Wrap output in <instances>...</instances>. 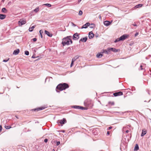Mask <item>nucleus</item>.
<instances>
[{"mask_svg":"<svg viewBox=\"0 0 151 151\" xmlns=\"http://www.w3.org/2000/svg\"><path fill=\"white\" fill-rule=\"evenodd\" d=\"M81 1V0H78V2L80 3Z\"/></svg>","mask_w":151,"mask_h":151,"instance_id":"obj_47","label":"nucleus"},{"mask_svg":"<svg viewBox=\"0 0 151 151\" xmlns=\"http://www.w3.org/2000/svg\"><path fill=\"white\" fill-rule=\"evenodd\" d=\"M73 108L75 109H87L84 107L82 106H73Z\"/></svg>","mask_w":151,"mask_h":151,"instance_id":"obj_6","label":"nucleus"},{"mask_svg":"<svg viewBox=\"0 0 151 151\" xmlns=\"http://www.w3.org/2000/svg\"><path fill=\"white\" fill-rule=\"evenodd\" d=\"M32 58H35V57H34V56H32Z\"/></svg>","mask_w":151,"mask_h":151,"instance_id":"obj_49","label":"nucleus"},{"mask_svg":"<svg viewBox=\"0 0 151 151\" xmlns=\"http://www.w3.org/2000/svg\"><path fill=\"white\" fill-rule=\"evenodd\" d=\"M71 24H72V25H73V26L75 27V26H76V25L75 24H74L73 23V22H72V23H71Z\"/></svg>","mask_w":151,"mask_h":151,"instance_id":"obj_43","label":"nucleus"},{"mask_svg":"<svg viewBox=\"0 0 151 151\" xmlns=\"http://www.w3.org/2000/svg\"><path fill=\"white\" fill-rule=\"evenodd\" d=\"M69 87L68 85L66 83L59 84L56 87V89H58L61 91L65 90Z\"/></svg>","mask_w":151,"mask_h":151,"instance_id":"obj_2","label":"nucleus"},{"mask_svg":"<svg viewBox=\"0 0 151 151\" xmlns=\"http://www.w3.org/2000/svg\"><path fill=\"white\" fill-rule=\"evenodd\" d=\"M79 56H78V55H76L72 59V61L73 60V61L75 62L76 60L77 59H78L79 58Z\"/></svg>","mask_w":151,"mask_h":151,"instance_id":"obj_22","label":"nucleus"},{"mask_svg":"<svg viewBox=\"0 0 151 151\" xmlns=\"http://www.w3.org/2000/svg\"><path fill=\"white\" fill-rule=\"evenodd\" d=\"M44 109V107H41V108H38L37 109V110L38 111H39V110H41L43 109Z\"/></svg>","mask_w":151,"mask_h":151,"instance_id":"obj_35","label":"nucleus"},{"mask_svg":"<svg viewBox=\"0 0 151 151\" xmlns=\"http://www.w3.org/2000/svg\"><path fill=\"white\" fill-rule=\"evenodd\" d=\"M102 52L101 53H98L97 55H96V57L97 58H101L102 56H103V54H102Z\"/></svg>","mask_w":151,"mask_h":151,"instance_id":"obj_19","label":"nucleus"},{"mask_svg":"<svg viewBox=\"0 0 151 151\" xmlns=\"http://www.w3.org/2000/svg\"><path fill=\"white\" fill-rule=\"evenodd\" d=\"M123 95V93L121 91H119L117 92H116L114 93L113 95L115 96H121Z\"/></svg>","mask_w":151,"mask_h":151,"instance_id":"obj_9","label":"nucleus"},{"mask_svg":"<svg viewBox=\"0 0 151 151\" xmlns=\"http://www.w3.org/2000/svg\"><path fill=\"white\" fill-rule=\"evenodd\" d=\"M37 39L35 38H34L32 39V41L34 42L36 41H37Z\"/></svg>","mask_w":151,"mask_h":151,"instance_id":"obj_37","label":"nucleus"},{"mask_svg":"<svg viewBox=\"0 0 151 151\" xmlns=\"http://www.w3.org/2000/svg\"><path fill=\"white\" fill-rule=\"evenodd\" d=\"M6 15L5 14H0V19H3L5 18Z\"/></svg>","mask_w":151,"mask_h":151,"instance_id":"obj_18","label":"nucleus"},{"mask_svg":"<svg viewBox=\"0 0 151 151\" xmlns=\"http://www.w3.org/2000/svg\"><path fill=\"white\" fill-rule=\"evenodd\" d=\"M132 25L134 26H137V24L136 23H134L132 24Z\"/></svg>","mask_w":151,"mask_h":151,"instance_id":"obj_42","label":"nucleus"},{"mask_svg":"<svg viewBox=\"0 0 151 151\" xmlns=\"http://www.w3.org/2000/svg\"><path fill=\"white\" fill-rule=\"evenodd\" d=\"M127 37V35H124L121 36V37H119V40H123L126 39V38Z\"/></svg>","mask_w":151,"mask_h":151,"instance_id":"obj_11","label":"nucleus"},{"mask_svg":"<svg viewBox=\"0 0 151 151\" xmlns=\"http://www.w3.org/2000/svg\"><path fill=\"white\" fill-rule=\"evenodd\" d=\"M39 7H37L36 9L33 10V11L35 13H37L39 10Z\"/></svg>","mask_w":151,"mask_h":151,"instance_id":"obj_24","label":"nucleus"},{"mask_svg":"<svg viewBox=\"0 0 151 151\" xmlns=\"http://www.w3.org/2000/svg\"><path fill=\"white\" fill-rule=\"evenodd\" d=\"M87 40V37H84L83 38H81L79 40V42H85Z\"/></svg>","mask_w":151,"mask_h":151,"instance_id":"obj_15","label":"nucleus"},{"mask_svg":"<svg viewBox=\"0 0 151 151\" xmlns=\"http://www.w3.org/2000/svg\"><path fill=\"white\" fill-rule=\"evenodd\" d=\"M48 141V139H44V142H47Z\"/></svg>","mask_w":151,"mask_h":151,"instance_id":"obj_40","label":"nucleus"},{"mask_svg":"<svg viewBox=\"0 0 151 151\" xmlns=\"http://www.w3.org/2000/svg\"><path fill=\"white\" fill-rule=\"evenodd\" d=\"M139 149V147L138 145L136 144L135 146L134 150L137 151Z\"/></svg>","mask_w":151,"mask_h":151,"instance_id":"obj_21","label":"nucleus"},{"mask_svg":"<svg viewBox=\"0 0 151 151\" xmlns=\"http://www.w3.org/2000/svg\"><path fill=\"white\" fill-rule=\"evenodd\" d=\"M138 34V33H136L135 34V36H136V35H137Z\"/></svg>","mask_w":151,"mask_h":151,"instance_id":"obj_48","label":"nucleus"},{"mask_svg":"<svg viewBox=\"0 0 151 151\" xmlns=\"http://www.w3.org/2000/svg\"><path fill=\"white\" fill-rule=\"evenodd\" d=\"M62 132H64V130L62 131Z\"/></svg>","mask_w":151,"mask_h":151,"instance_id":"obj_51","label":"nucleus"},{"mask_svg":"<svg viewBox=\"0 0 151 151\" xmlns=\"http://www.w3.org/2000/svg\"><path fill=\"white\" fill-rule=\"evenodd\" d=\"M84 104L89 108L92 107L93 106L92 101L90 100H86L84 102Z\"/></svg>","mask_w":151,"mask_h":151,"instance_id":"obj_3","label":"nucleus"},{"mask_svg":"<svg viewBox=\"0 0 151 151\" xmlns=\"http://www.w3.org/2000/svg\"><path fill=\"white\" fill-rule=\"evenodd\" d=\"M71 37V36H68L62 39V44L63 46H65V45H68L72 43V41L70 39Z\"/></svg>","mask_w":151,"mask_h":151,"instance_id":"obj_1","label":"nucleus"},{"mask_svg":"<svg viewBox=\"0 0 151 151\" xmlns=\"http://www.w3.org/2000/svg\"><path fill=\"white\" fill-rule=\"evenodd\" d=\"M110 132L109 131H108L107 132V134L108 135H109L110 134Z\"/></svg>","mask_w":151,"mask_h":151,"instance_id":"obj_44","label":"nucleus"},{"mask_svg":"<svg viewBox=\"0 0 151 151\" xmlns=\"http://www.w3.org/2000/svg\"><path fill=\"white\" fill-rule=\"evenodd\" d=\"M9 59H10L9 58H8L4 60H3V62H7L9 60Z\"/></svg>","mask_w":151,"mask_h":151,"instance_id":"obj_32","label":"nucleus"},{"mask_svg":"<svg viewBox=\"0 0 151 151\" xmlns=\"http://www.w3.org/2000/svg\"><path fill=\"white\" fill-rule=\"evenodd\" d=\"M83 14V12L82 11L80 10L78 14L79 15H81Z\"/></svg>","mask_w":151,"mask_h":151,"instance_id":"obj_33","label":"nucleus"},{"mask_svg":"<svg viewBox=\"0 0 151 151\" xmlns=\"http://www.w3.org/2000/svg\"><path fill=\"white\" fill-rule=\"evenodd\" d=\"M109 104H111L112 105H113L114 104V102H109Z\"/></svg>","mask_w":151,"mask_h":151,"instance_id":"obj_34","label":"nucleus"},{"mask_svg":"<svg viewBox=\"0 0 151 151\" xmlns=\"http://www.w3.org/2000/svg\"><path fill=\"white\" fill-rule=\"evenodd\" d=\"M10 3H11V2H9V3L10 4Z\"/></svg>","mask_w":151,"mask_h":151,"instance_id":"obj_52","label":"nucleus"},{"mask_svg":"<svg viewBox=\"0 0 151 151\" xmlns=\"http://www.w3.org/2000/svg\"><path fill=\"white\" fill-rule=\"evenodd\" d=\"M66 122V119L65 118L63 119L62 120H58L57 123L58 124H64Z\"/></svg>","mask_w":151,"mask_h":151,"instance_id":"obj_5","label":"nucleus"},{"mask_svg":"<svg viewBox=\"0 0 151 151\" xmlns=\"http://www.w3.org/2000/svg\"><path fill=\"white\" fill-rule=\"evenodd\" d=\"M45 33L47 34L48 36L51 37L52 36V34H50L49 32L47 31H45Z\"/></svg>","mask_w":151,"mask_h":151,"instance_id":"obj_17","label":"nucleus"},{"mask_svg":"<svg viewBox=\"0 0 151 151\" xmlns=\"http://www.w3.org/2000/svg\"><path fill=\"white\" fill-rule=\"evenodd\" d=\"M121 41L120 40H119V38H118L116 39L114 41V42L116 43L118 42Z\"/></svg>","mask_w":151,"mask_h":151,"instance_id":"obj_30","label":"nucleus"},{"mask_svg":"<svg viewBox=\"0 0 151 151\" xmlns=\"http://www.w3.org/2000/svg\"><path fill=\"white\" fill-rule=\"evenodd\" d=\"M25 54L27 55H28L29 54V52L28 51H25Z\"/></svg>","mask_w":151,"mask_h":151,"instance_id":"obj_31","label":"nucleus"},{"mask_svg":"<svg viewBox=\"0 0 151 151\" xmlns=\"http://www.w3.org/2000/svg\"><path fill=\"white\" fill-rule=\"evenodd\" d=\"M111 23V22L109 21H106L104 22V25L106 26L109 25Z\"/></svg>","mask_w":151,"mask_h":151,"instance_id":"obj_13","label":"nucleus"},{"mask_svg":"<svg viewBox=\"0 0 151 151\" xmlns=\"http://www.w3.org/2000/svg\"><path fill=\"white\" fill-rule=\"evenodd\" d=\"M10 3H11V2H9V3L10 4Z\"/></svg>","mask_w":151,"mask_h":151,"instance_id":"obj_53","label":"nucleus"},{"mask_svg":"<svg viewBox=\"0 0 151 151\" xmlns=\"http://www.w3.org/2000/svg\"><path fill=\"white\" fill-rule=\"evenodd\" d=\"M89 27L91 28H94L95 27V25L94 24H90L89 25Z\"/></svg>","mask_w":151,"mask_h":151,"instance_id":"obj_23","label":"nucleus"},{"mask_svg":"<svg viewBox=\"0 0 151 151\" xmlns=\"http://www.w3.org/2000/svg\"><path fill=\"white\" fill-rule=\"evenodd\" d=\"M26 23V21L25 19H21L18 21V24L19 26H21L25 24Z\"/></svg>","mask_w":151,"mask_h":151,"instance_id":"obj_4","label":"nucleus"},{"mask_svg":"<svg viewBox=\"0 0 151 151\" xmlns=\"http://www.w3.org/2000/svg\"><path fill=\"white\" fill-rule=\"evenodd\" d=\"M2 12H3L6 13L7 12V10L5 8H3L2 9Z\"/></svg>","mask_w":151,"mask_h":151,"instance_id":"obj_27","label":"nucleus"},{"mask_svg":"<svg viewBox=\"0 0 151 151\" xmlns=\"http://www.w3.org/2000/svg\"><path fill=\"white\" fill-rule=\"evenodd\" d=\"M90 25V23L89 22H87L83 26H82L81 27V29H82L83 28L86 29L88 27L89 25Z\"/></svg>","mask_w":151,"mask_h":151,"instance_id":"obj_12","label":"nucleus"},{"mask_svg":"<svg viewBox=\"0 0 151 151\" xmlns=\"http://www.w3.org/2000/svg\"><path fill=\"white\" fill-rule=\"evenodd\" d=\"M35 27V25H34L31 27H30L29 29V31L30 32H32L33 29Z\"/></svg>","mask_w":151,"mask_h":151,"instance_id":"obj_20","label":"nucleus"},{"mask_svg":"<svg viewBox=\"0 0 151 151\" xmlns=\"http://www.w3.org/2000/svg\"><path fill=\"white\" fill-rule=\"evenodd\" d=\"M74 62V61H73V60L72 61V60L70 66V67H71L73 65Z\"/></svg>","mask_w":151,"mask_h":151,"instance_id":"obj_36","label":"nucleus"},{"mask_svg":"<svg viewBox=\"0 0 151 151\" xmlns=\"http://www.w3.org/2000/svg\"><path fill=\"white\" fill-rule=\"evenodd\" d=\"M60 142H59V141L57 142V144H56L58 146V145H59L60 144Z\"/></svg>","mask_w":151,"mask_h":151,"instance_id":"obj_39","label":"nucleus"},{"mask_svg":"<svg viewBox=\"0 0 151 151\" xmlns=\"http://www.w3.org/2000/svg\"><path fill=\"white\" fill-rule=\"evenodd\" d=\"M146 133V132L145 131H142V134H141V136L142 137Z\"/></svg>","mask_w":151,"mask_h":151,"instance_id":"obj_25","label":"nucleus"},{"mask_svg":"<svg viewBox=\"0 0 151 151\" xmlns=\"http://www.w3.org/2000/svg\"><path fill=\"white\" fill-rule=\"evenodd\" d=\"M5 127L6 129H9L11 128V127L9 126H5Z\"/></svg>","mask_w":151,"mask_h":151,"instance_id":"obj_38","label":"nucleus"},{"mask_svg":"<svg viewBox=\"0 0 151 151\" xmlns=\"http://www.w3.org/2000/svg\"><path fill=\"white\" fill-rule=\"evenodd\" d=\"M142 65H141L140 66V67L141 68V70H142Z\"/></svg>","mask_w":151,"mask_h":151,"instance_id":"obj_46","label":"nucleus"},{"mask_svg":"<svg viewBox=\"0 0 151 151\" xmlns=\"http://www.w3.org/2000/svg\"><path fill=\"white\" fill-rule=\"evenodd\" d=\"M44 5L47 6L48 7H51V5L49 4H44Z\"/></svg>","mask_w":151,"mask_h":151,"instance_id":"obj_29","label":"nucleus"},{"mask_svg":"<svg viewBox=\"0 0 151 151\" xmlns=\"http://www.w3.org/2000/svg\"><path fill=\"white\" fill-rule=\"evenodd\" d=\"M110 51H112L115 52H118L119 50L118 49H116L115 48L112 47H110Z\"/></svg>","mask_w":151,"mask_h":151,"instance_id":"obj_16","label":"nucleus"},{"mask_svg":"<svg viewBox=\"0 0 151 151\" xmlns=\"http://www.w3.org/2000/svg\"><path fill=\"white\" fill-rule=\"evenodd\" d=\"M112 127H109L107 129L108 130H110L112 128Z\"/></svg>","mask_w":151,"mask_h":151,"instance_id":"obj_41","label":"nucleus"},{"mask_svg":"<svg viewBox=\"0 0 151 151\" xmlns=\"http://www.w3.org/2000/svg\"><path fill=\"white\" fill-rule=\"evenodd\" d=\"M56 91H57V92H59H59H60V91H58L57 90H56Z\"/></svg>","mask_w":151,"mask_h":151,"instance_id":"obj_50","label":"nucleus"},{"mask_svg":"<svg viewBox=\"0 0 151 151\" xmlns=\"http://www.w3.org/2000/svg\"><path fill=\"white\" fill-rule=\"evenodd\" d=\"M150 151H151V150Z\"/></svg>","mask_w":151,"mask_h":151,"instance_id":"obj_54","label":"nucleus"},{"mask_svg":"<svg viewBox=\"0 0 151 151\" xmlns=\"http://www.w3.org/2000/svg\"><path fill=\"white\" fill-rule=\"evenodd\" d=\"M102 53H105L106 54H109L111 53V51L110 47L108 48L107 49L103 50H102Z\"/></svg>","mask_w":151,"mask_h":151,"instance_id":"obj_7","label":"nucleus"},{"mask_svg":"<svg viewBox=\"0 0 151 151\" xmlns=\"http://www.w3.org/2000/svg\"><path fill=\"white\" fill-rule=\"evenodd\" d=\"M40 35L41 37L42 38V33H43V30H41L40 31Z\"/></svg>","mask_w":151,"mask_h":151,"instance_id":"obj_28","label":"nucleus"},{"mask_svg":"<svg viewBox=\"0 0 151 151\" xmlns=\"http://www.w3.org/2000/svg\"><path fill=\"white\" fill-rule=\"evenodd\" d=\"M19 52V49H17L16 50H14L13 52V55H17Z\"/></svg>","mask_w":151,"mask_h":151,"instance_id":"obj_14","label":"nucleus"},{"mask_svg":"<svg viewBox=\"0 0 151 151\" xmlns=\"http://www.w3.org/2000/svg\"><path fill=\"white\" fill-rule=\"evenodd\" d=\"M94 34H93L92 31L90 32L89 33L88 37L89 39H92L93 38L94 36Z\"/></svg>","mask_w":151,"mask_h":151,"instance_id":"obj_10","label":"nucleus"},{"mask_svg":"<svg viewBox=\"0 0 151 151\" xmlns=\"http://www.w3.org/2000/svg\"><path fill=\"white\" fill-rule=\"evenodd\" d=\"M79 38V35L76 33H75L73 36V39L74 40H77Z\"/></svg>","mask_w":151,"mask_h":151,"instance_id":"obj_8","label":"nucleus"},{"mask_svg":"<svg viewBox=\"0 0 151 151\" xmlns=\"http://www.w3.org/2000/svg\"><path fill=\"white\" fill-rule=\"evenodd\" d=\"M129 131L128 130H127L126 131V133H128L129 132Z\"/></svg>","mask_w":151,"mask_h":151,"instance_id":"obj_45","label":"nucleus"},{"mask_svg":"<svg viewBox=\"0 0 151 151\" xmlns=\"http://www.w3.org/2000/svg\"><path fill=\"white\" fill-rule=\"evenodd\" d=\"M142 6H143L142 4H138L135 7L136 8H139V7H141Z\"/></svg>","mask_w":151,"mask_h":151,"instance_id":"obj_26","label":"nucleus"}]
</instances>
